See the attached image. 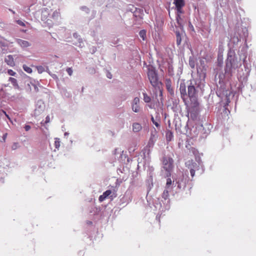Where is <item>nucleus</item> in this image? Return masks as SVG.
I'll use <instances>...</instances> for the list:
<instances>
[{
	"instance_id": "f257e3e1",
	"label": "nucleus",
	"mask_w": 256,
	"mask_h": 256,
	"mask_svg": "<svg viewBox=\"0 0 256 256\" xmlns=\"http://www.w3.org/2000/svg\"><path fill=\"white\" fill-rule=\"evenodd\" d=\"M163 168L166 171V177H170L171 172L174 168V160L168 156H164L162 160Z\"/></svg>"
},
{
	"instance_id": "f03ea898",
	"label": "nucleus",
	"mask_w": 256,
	"mask_h": 256,
	"mask_svg": "<svg viewBox=\"0 0 256 256\" xmlns=\"http://www.w3.org/2000/svg\"><path fill=\"white\" fill-rule=\"evenodd\" d=\"M240 66L237 58L234 56H228L226 61V71L230 72L232 68L236 69Z\"/></svg>"
},
{
	"instance_id": "7ed1b4c3",
	"label": "nucleus",
	"mask_w": 256,
	"mask_h": 256,
	"mask_svg": "<svg viewBox=\"0 0 256 256\" xmlns=\"http://www.w3.org/2000/svg\"><path fill=\"white\" fill-rule=\"evenodd\" d=\"M148 76L150 83L154 87H156L158 84L157 74L152 70H149L148 72Z\"/></svg>"
},
{
	"instance_id": "20e7f679",
	"label": "nucleus",
	"mask_w": 256,
	"mask_h": 256,
	"mask_svg": "<svg viewBox=\"0 0 256 256\" xmlns=\"http://www.w3.org/2000/svg\"><path fill=\"white\" fill-rule=\"evenodd\" d=\"M186 166L190 170L192 178L194 176L195 171L198 170V165L193 160H188L186 163Z\"/></svg>"
},
{
	"instance_id": "39448f33",
	"label": "nucleus",
	"mask_w": 256,
	"mask_h": 256,
	"mask_svg": "<svg viewBox=\"0 0 256 256\" xmlns=\"http://www.w3.org/2000/svg\"><path fill=\"white\" fill-rule=\"evenodd\" d=\"M180 90L181 95V98L182 99L184 104H186V100L188 98V94L186 92V86L185 82L184 81L180 82Z\"/></svg>"
},
{
	"instance_id": "423d86ee",
	"label": "nucleus",
	"mask_w": 256,
	"mask_h": 256,
	"mask_svg": "<svg viewBox=\"0 0 256 256\" xmlns=\"http://www.w3.org/2000/svg\"><path fill=\"white\" fill-rule=\"evenodd\" d=\"M201 65L197 68V72L201 80H204L206 77V68L205 66L202 64V62H200Z\"/></svg>"
},
{
	"instance_id": "0eeeda50",
	"label": "nucleus",
	"mask_w": 256,
	"mask_h": 256,
	"mask_svg": "<svg viewBox=\"0 0 256 256\" xmlns=\"http://www.w3.org/2000/svg\"><path fill=\"white\" fill-rule=\"evenodd\" d=\"M140 98L138 97L134 98L132 108V110L135 112H138L140 110Z\"/></svg>"
},
{
	"instance_id": "6e6552de",
	"label": "nucleus",
	"mask_w": 256,
	"mask_h": 256,
	"mask_svg": "<svg viewBox=\"0 0 256 256\" xmlns=\"http://www.w3.org/2000/svg\"><path fill=\"white\" fill-rule=\"evenodd\" d=\"M188 96L190 100L196 98V90L194 86H188Z\"/></svg>"
},
{
	"instance_id": "1a4fd4ad",
	"label": "nucleus",
	"mask_w": 256,
	"mask_h": 256,
	"mask_svg": "<svg viewBox=\"0 0 256 256\" xmlns=\"http://www.w3.org/2000/svg\"><path fill=\"white\" fill-rule=\"evenodd\" d=\"M176 5V10L178 13H182V8L184 6V0H174V2Z\"/></svg>"
},
{
	"instance_id": "9d476101",
	"label": "nucleus",
	"mask_w": 256,
	"mask_h": 256,
	"mask_svg": "<svg viewBox=\"0 0 256 256\" xmlns=\"http://www.w3.org/2000/svg\"><path fill=\"white\" fill-rule=\"evenodd\" d=\"M5 62L8 65L10 66H15V63L14 62V59L12 55L8 56L4 60Z\"/></svg>"
},
{
	"instance_id": "9b49d317",
	"label": "nucleus",
	"mask_w": 256,
	"mask_h": 256,
	"mask_svg": "<svg viewBox=\"0 0 256 256\" xmlns=\"http://www.w3.org/2000/svg\"><path fill=\"white\" fill-rule=\"evenodd\" d=\"M16 42L22 48H28L30 46V44L28 42L21 39H18Z\"/></svg>"
},
{
	"instance_id": "f8f14e48",
	"label": "nucleus",
	"mask_w": 256,
	"mask_h": 256,
	"mask_svg": "<svg viewBox=\"0 0 256 256\" xmlns=\"http://www.w3.org/2000/svg\"><path fill=\"white\" fill-rule=\"evenodd\" d=\"M142 129L141 124L138 122L132 124V130L134 132H138Z\"/></svg>"
},
{
	"instance_id": "ddd939ff",
	"label": "nucleus",
	"mask_w": 256,
	"mask_h": 256,
	"mask_svg": "<svg viewBox=\"0 0 256 256\" xmlns=\"http://www.w3.org/2000/svg\"><path fill=\"white\" fill-rule=\"evenodd\" d=\"M8 81L11 82L14 88H18V87L17 80L15 78L10 77L8 79Z\"/></svg>"
},
{
	"instance_id": "4468645a",
	"label": "nucleus",
	"mask_w": 256,
	"mask_h": 256,
	"mask_svg": "<svg viewBox=\"0 0 256 256\" xmlns=\"http://www.w3.org/2000/svg\"><path fill=\"white\" fill-rule=\"evenodd\" d=\"M173 134L171 131L168 130L166 132V139L167 141H171L173 138Z\"/></svg>"
},
{
	"instance_id": "2eb2a0df",
	"label": "nucleus",
	"mask_w": 256,
	"mask_h": 256,
	"mask_svg": "<svg viewBox=\"0 0 256 256\" xmlns=\"http://www.w3.org/2000/svg\"><path fill=\"white\" fill-rule=\"evenodd\" d=\"M196 60L192 57H190L189 58V64L192 68H194L196 66Z\"/></svg>"
},
{
	"instance_id": "dca6fc26",
	"label": "nucleus",
	"mask_w": 256,
	"mask_h": 256,
	"mask_svg": "<svg viewBox=\"0 0 256 256\" xmlns=\"http://www.w3.org/2000/svg\"><path fill=\"white\" fill-rule=\"evenodd\" d=\"M168 197H169V192L168 191V190H164V191L162 194V198L164 200H168V202H169Z\"/></svg>"
},
{
	"instance_id": "f3484780",
	"label": "nucleus",
	"mask_w": 256,
	"mask_h": 256,
	"mask_svg": "<svg viewBox=\"0 0 256 256\" xmlns=\"http://www.w3.org/2000/svg\"><path fill=\"white\" fill-rule=\"evenodd\" d=\"M176 44L179 46L181 44L182 38L179 32H176Z\"/></svg>"
},
{
	"instance_id": "a211bd4d",
	"label": "nucleus",
	"mask_w": 256,
	"mask_h": 256,
	"mask_svg": "<svg viewBox=\"0 0 256 256\" xmlns=\"http://www.w3.org/2000/svg\"><path fill=\"white\" fill-rule=\"evenodd\" d=\"M166 87L168 92H170L171 94L174 93V90L171 86V84H170V80L168 81L166 83Z\"/></svg>"
},
{
	"instance_id": "6ab92c4d",
	"label": "nucleus",
	"mask_w": 256,
	"mask_h": 256,
	"mask_svg": "<svg viewBox=\"0 0 256 256\" xmlns=\"http://www.w3.org/2000/svg\"><path fill=\"white\" fill-rule=\"evenodd\" d=\"M140 37L144 40L146 38V31L145 30H141L139 32Z\"/></svg>"
},
{
	"instance_id": "aec40b11",
	"label": "nucleus",
	"mask_w": 256,
	"mask_h": 256,
	"mask_svg": "<svg viewBox=\"0 0 256 256\" xmlns=\"http://www.w3.org/2000/svg\"><path fill=\"white\" fill-rule=\"evenodd\" d=\"M144 100V102L148 103L151 101V98L148 96L146 93H143Z\"/></svg>"
},
{
	"instance_id": "412c9836",
	"label": "nucleus",
	"mask_w": 256,
	"mask_h": 256,
	"mask_svg": "<svg viewBox=\"0 0 256 256\" xmlns=\"http://www.w3.org/2000/svg\"><path fill=\"white\" fill-rule=\"evenodd\" d=\"M22 68L25 72L28 74H31L32 72V69L30 67L27 66L26 64L23 65Z\"/></svg>"
},
{
	"instance_id": "4be33fe9",
	"label": "nucleus",
	"mask_w": 256,
	"mask_h": 256,
	"mask_svg": "<svg viewBox=\"0 0 256 256\" xmlns=\"http://www.w3.org/2000/svg\"><path fill=\"white\" fill-rule=\"evenodd\" d=\"M167 178H168L166 179V188H168L172 184V180L170 178V177H167Z\"/></svg>"
},
{
	"instance_id": "5701e85b",
	"label": "nucleus",
	"mask_w": 256,
	"mask_h": 256,
	"mask_svg": "<svg viewBox=\"0 0 256 256\" xmlns=\"http://www.w3.org/2000/svg\"><path fill=\"white\" fill-rule=\"evenodd\" d=\"M151 120H152V123L154 124L156 127L158 128V127L160 126L159 122H156V121L154 120V118L153 117V116H152Z\"/></svg>"
},
{
	"instance_id": "b1692460",
	"label": "nucleus",
	"mask_w": 256,
	"mask_h": 256,
	"mask_svg": "<svg viewBox=\"0 0 256 256\" xmlns=\"http://www.w3.org/2000/svg\"><path fill=\"white\" fill-rule=\"evenodd\" d=\"M55 146L56 148H58L60 146V139L56 138L54 142Z\"/></svg>"
},
{
	"instance_id": "393cba45",
	"label": "nucleus",
	"mask_w": 256,
	"mask_h": 256,
	"mask_svg": "<svg viewBox=\"0 0 256 256\" xmlns=\"http://www.w3.org/2000/svg\"><path fill=\"white\" fill-rule=\"evenodd\" d=\"M112 194L110 190H107L103 193V196L106 198H108Z\"/></svg>"
},
{
	"instance_id": "a878e982",
	"label": "nucleus",
	"mask_w": 256,
	"mask_h": 256,
	"mask_svg": "<svg viewBox=\"0 0 256 256\" xmlns=\"http://www.w3.org/2000/svg\"><path fill=\"white\" fill-rule=\"evenodd\" d=\"M36 68L39 74H42L44 71V68L42 66H38Z\"/></svg>"
},
{
	"instance_id": "bb28decb",
	"label": "nucleus",
	"mask_w": 256,
	"mask_h": 256,
	"mask_svg": "<svg viewBox=\"0 0 256 256\" xmlns=\"http://www.w3.org/2000/svg\"><path fill=\"white\" fill-rule=\"evenodd\" d=\"M8 74L12 76H14L16 74V72L12 70H8Z\"/></svg>"
},
{
	"instance_id": "cd10ccee",
	"label": "nucleus",
	"mask_w": 256,
	"mask_h": 256,
	"mask_svg": "<svg viewBox=\"0 0 256 256\" xmlns=\"http://www.w3.org/2000/svg\"><path fill=\"white\" fill-rule=\"evenodd\" d=\"M16 22L20 26H26V24H24V22H22V20H17L16 21Z\"/></svg>"
},
{
	"instance_id": "c85d7f7f",
	"label": "nucleus",
	"mask_w": 256,
	"mask_h": 256,
	"mask_svg": "<svg viewBox=\"0 0 256 256\" xmlns=\"http://www.w3.org/2000/svg\"><path fill=\"white\" fill-rule=\"evenodd\" d=\"M66 72H68V74L70 76L72 75V68H67L66 69Z\"/></svg>"
},
{
	"instance_id": "c756f323",
	"label": "nucleus",
	"mask_w": 256,
	"mask_h": 256,
	"mask_svg": "<svg viewBox=\"0 0 256 256\" xmlns=\"http://www.w3.org/2000/svg\"><path fill=\"white\" fill-rule=\"evenodd\" d=\"M59 12H58L57 11H54L52 14V16L53 18L55 17H58L59 16Z\"/></svg>"
},
{
	"instance_id": "7c9ffc66",
	"label": "nucleus",
	"mask_w": 256,
	"mask_h": 256,
	"mask_svg": "<svg viewBox=\"0 0 256 256\" xmlns=\"http://www.w3.org/2000/svg\"><path fill=\"white\" fill-rule=\"evenodd\" d=\"M106 198L103 196V194L101 195L99 197V200L100 202L104 201Z\"/></svg>"
},
{
	"instance_id": "2f4dec72",
	"label": "nucleus",
	"mask_w": 256,
	"mask_h": 256,
	"mask_svg": "<svg viewBox=\"0 0 256 256\" xmlns=\"http://www.w3.org/2000/svg\"><path fill=\"white\" fill-rule=\"evenodd\" d=\"M50 122V118L48 116L46 118V121H45V124H48V122Z\"/></svg>"
},
{
	"instance_id": "473e14b6",
	"label": "nucleus",
	"mask_w": 256,
	"mask_h": 256,
	"mask_svg": "<svg viewBox=\"0 0 256 256\" xmlns=\"http://www.w3.org/2000/svg\"><path fill=\"white\" fill-rule=\"evenodd\" d=\"M31 127L29 125H26L24 126V129L26 131H28L30 129Z\"/></svg>"
},
{
	"instance_id": "72a5a7b5",
	"label": "nucleus",
	"mask_w": 256,
	"mask_h": 256,
	"mask_svg": "<svg viewBox=\"0 0 256 256\" xmlns=\"http://www.w3.org/2000/svg\"><path fill=\"white\" fill-rule=\"evenodd\" d=\"M18 147V144L17 143H14V144L12 146V150H16Z\"/></svg>"
},
{
	"instance_id": "f704fd0d",
	"label": "nucleus",
	"mask_w": 256,
	"mask_h": 256,
	"mask_svg": "<svg viewBox=\"0 0 256 256\" xmlns=\"http://www.w3.org/2000/svg\"><path fill=\"white\" fill-rule=\"evenodd\" d=\"M107 77L108 78H112V74L110 72H108L106 74Z\"/></svg>"
},
{
	"instance_id": "c9c22d12",
	"label": "nucleus",
	"mask_w": 256,
	"mask_h": 256,
	"mask_svg": "<svg viewBox=\"0 0 256 256\" xmlns=\"http://www.w3.org/2000/svg\"><path fill=\"white\" fill-rule=\"evenodd\" d=\"M5 116H6V118H8L10 120V118L8 114H6Z\"/></svg>"
},
{
	"instance_id": "e433bc0d",
	"label": "nucleus",
	"mask_w": 256,
	"mask_h": 256,
	"mask_svg": "<svg viewBox=\"0 0 256 256\" xmlns=\"http://www.w3.org/2000/svg\"><path fill=\"white\" fill-rule=\"evenodd\" d=\"M2 112H3V113H4V114L5 115L7 114H6V112L4 110H2Z\"/></svg>"
},
{
	"instance_id": "4c0bfd02",
	"label": "nucleus",
	"mask_w": 256,
	"mask_h": 256,
	"mask_svg": "<svg viewBox=\"0 0 256 256\" xmlns=\"http://www.w3.org/2000/svg\"><path fill=\"white\" fill-rule=\"evenodd\" d=\"M170 69H171L170 66H169V67H168V72H170Z\"/></svg>"
},
{
	"instance_id": "58836bf2",
	"label": "nucleus",
	"mask_w": 256,
	"mask_h": 256,
	"mask_svg": "<svg viewBox=\"0 0 256 256\" xmlns=\"http://www.w3.org/2000/svg\"><path fill=\"white\" fill-rule=\"evenodd\" d=\"M178 17H180V16H179V14H178V16H177V18H176V19H177L178 20Z\"/></svg>"
},
{
	"instance_id": "ea45409f",
	"label": "nucleus",
	"mask_w": 256,
	"mask_h": 256,
	"mask_svg": "<svg viewBox=\"0 0 256 256\" xmlns=\"http://www.w3.org/2000/svg\"><path fill=\"white\" fill-rule=\"evenodd\" d=\"M10 11L13 13V14H14V12L12 10H10Z\"/></svg>"
},
{
	"instance_id": "a19ab883",
	"label": "nucleus",
	"mask_w": 256,
	"mask_h": 256,
	"mask_svg": "<svg viewBox=\"0 0 256 256\" xmlns=\"http://www.w3.org/2000/svg\"><path fill=\"white\" fill-rule=\"evenodd\" d=\"M92 222H88V224H92Z\"/></svg>"
},
{
	"instance_id": "79ce46f5",
	"label": "nucleus",
	"mask_w": 256,
	"mask_h": 256,
	"mask_svg": "<svg viewBox=\"0 0 256 256\" xmlns=\"http://www.w3.org/2000/svg\"><path fill=\"white\" fill-rule=\"evenodd\" d=\"M92 222H88V224H92Z\"/></svg>"
}]
</instances>
